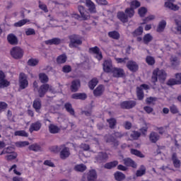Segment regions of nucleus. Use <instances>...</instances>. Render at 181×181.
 <instances>
[{
    "label": "nucleus",
    "mask_w": 181,
    "mask_h": 181,
    "mask_svg": "<svg viewBox=\"0 0 181 181\" xmlns=\"http://www.w3.org/2000/svg\"><path fill=\"white\" fill-rule=\"evenodd\" d=\"M158 80L163 83L165 80H166V72H165L163 69H156L153 71V76L151 77L152 83H156Z\"/></svg>",
    "instance_id": "f257e3e1"
},
{
    "label": "nucleus",
    "mask_w": 181,
    "mask_h": 181,
    "mask_svg": "<svg viewBox=\"0 0 181 181\" xmlns=\"http://www.w3.org/2000/svg\"><path fill=\"white\" fill-rule=\"evenodd\" d=\"M18 83L20 90H25V88H28V86H29L28 75L23 73L20 74Z\"/></svg>",
    "instance_id": "f03ea898"
},
{
    "label": "nucleus",
    "mask_w": 181,
    "mask_h": 181,
    "mask_svg": "<svg viewBox=\"0 0 181 181\" xmlns=\"http://www.w3.org/2000/svg\"><path fill=\"white\" fill-rule=\"evenodd\" d=\"M23 49L19 47H14L11 50V57L17 60L23 57Z\"/></svg>",
    "instance_id": "7ed1b4c3"
},
{
    "label": "nucleus",
    "mask_w": 181,
    "mask_h": 181,
    "mask_svg": "<svg viewBox=\"0 0 181 181\" xmlns=\"http://www.w3.org/2000/svg\"><path fill=\"white\" fill-rule=\"evenodd\" d=\"M47 91H50V93H55L54 90H53V88L50 86V85L49 84L42 85L38 90V93L40 97H43L45 94L47 93Z\"/></svg>",
    "instance_id": "20e7f679"
},
{
    "label": "nucleus",
    "mask_w": 181,
    "mask_h": 181,
    "mask_svg": "<svg viewBox=\"0 0 181 181\" xmlns=\"http://www.w3.org/2000/svg\"><path fill=\"white\" fill-rule=\"evenodd\" d=\"M110 73H112L113 77H115L116 78H119L125 76V71L122 69L118 67L112 68Z\"/></svg>",
    "instance_id": "39448f33"
},
{
    "label": "nucleus",
    "mask_w": 181,
    "mask_h": 181,
    "mask_svg": "<svg viewBox=\"0 0 181 181\" xmlns=\"http://www.w3.org/2000/svg\"><path fill=\"white\" fill-rule=\"evenodd\" d=\"M70 40V47H76L78 45H81L82 43L81 39L78 35H71Z\"/></svg>",
    "instance_id": "423d86ee"
},
{
    "label": "nucleus",
    "mask_w": 181,
    "mask_h": 181,
    "mask_svg": "<svg viewBox=\"0 0 181 181\" xmlns=\"http://www.w3.org/2000/svg\"><path fill=\"white\" fill-rule=\"evenodd\" d=\"M103 67L105 73H111L112 70V61H111V59L105 60Z\"/></svg>",
    "instance_id": "0eeeda50"
},
{
    "label": "nucleus",
    "mask_w": 181,
    "mask_h": 181,
    "mask_svg": "<svg viewBox=\"0 0 181 181\" xmlns=\"http://www.w3.org/2000/svg\"><path fill=\"white\" fill-rule=\"evenodd\" d=\"M90 53L94 54V57L98 59V60H101L103 59V54L100 52V49L97 47H92L89 49Z\"/></svg>",
    "instance_id": "6e6552de"
},
{
    "label": "nucleus",
    "mask_w": 181,
    "mask_h": 181,
    "mask_svg": "<svg viewBox=\"0 0 181 181\" xmlns=\"http://www.w3.org/2000/svg\"><path fill=\"white\" fill-rule=\"evenodd\" d=\"M149 88V86L146 84H143L140 87L137 88V97L139 100H143L144 99V90H148Z\"/></svg>",
    "instance_id": "1a4fd4ad"
},
{
    "label": "nucleus",
    "mask_w": 181,
    "mask_h": 181,
    "mask_svg": "<svg viewBox=\"0 0 181 181\" xmlns=\"http://www.w3.org/2000/svg\"><path fill=\"white\" fill-rule=\"evenodd\" d=\"M11 83L8 80L5 79V74L4 71H0V87L4 88L8 87Z\"/></svg>",
    "instance_id": "9d476101"
},
{
    "label": "nucleus",
    "mask_w": 181,
    "mask_h": 181,
    "mask_svg": "<svg viewBox=\"0 0 181 181\" xmlns=\"http://www.w3.org/2000/svg\"><path fill=\"white\" fill-rule=\"evenodd\" d=\"M173 2H175V0H165V7L171 9V11H179V6L173 4Z\"/></svg>",
    "instance_id": "9b49d317"
},
{
    "label": "nucleus",
    "mask_w": 181,
    "mask_h": 181,
    "mask_svg": "<svg viewBox=\"0 0 181 181\" xmlns=\"http://www.w3.org/2000/svg\"><path fill=\"white\" fill-rule=\"evenodd\" d=\"M166 25H167V23L165 20L160 21L156 28V32H158V33H162L165 32V29H166Z\"/></svg>",
    "instance_id": "f8f14e48"
},
{
    "label": "nucleus",
    "mask_w": 181,
    "mask_h": 181,
    "mask_svg": "<svg viewBox=\"0 0 181 181\" xmlns=\"http://www.w3.org/2000/svg\"><path fill=\"white\" fill-rule=\"evenodd\" d=\"M78 9L83 21H87V19H90V14L87 11H84V6H78Z\"/></svg>",
    "instance_id": "ddd939ff"
},
{
    "label": "nucleus",
    "mask_w": 181,
    "mask_h": 181,
    "mask_svg": "<svg viewBox=\"0 0 181 181\" xmlns=\"http://www.w3.org/2000/svg\"><path fill=\"white\" fill-rule=\"evenodd\" d=\"M86 5L90 13H95L97 12V10H95V4H94L91 0H86Z\"/></svg>",
    "instance_id": "4468645a"
},
{
    "label": "nucleus",
    "mask_w": 181,
    "mask_h": 181,
    "mask_svg": "<svg viewBox=\"0 0 181 181\" xmlns=\"http://www.w3.org/2000/svg\"><path fill=\"white\" fill-rule=\"evenodd\" d=\"M170 62L171 64V67L173 69H176L179 64H180V62L179 61V59L176 57L175 55H172L170 58Z\"/></svg>",
    "instance_id": "2eb2a0df"
},
{
    "label": "nucleus",
    "mask_w": 181,
    "mask_h": 181,
    "mask_svg": "<svg viewBox=\"0 0 181 181\" xmlns=\"http://www.w3.org/2000/svg\"><path fill=\"white\" fill-rule=\"evenodd\" d=\"M122 161L125 165V166H131V168H136V167L138 166L136 165V163H135V161H134L132 159L129 158H124L122 160Z\"/></svg>",
    "instance_id": "dca6fc26"
},
{
    "label": "nucleus",
    "mask_w": 181,
    "mask_h": 181,
    "mask_svg": "<svg viewBox=\"0 0 181 181\" xmlns=\"http://www.w3.org/2000/svg\"><path fill=\"white\" fill-rule=\"evenodd\" d=\"M122 108H126L129 110V108H134V106L136 105L135 101H124L121 103Z\"/></svg>",
    "instance_id": "f3484780"
},
{
    "label": "nucleus",
    "mask_w": 181,
    "mask_h": 181,
    "mask_svg": "<svg viewBox=\"0 0 181 181\" xmlns=\"http://www.w3.org/2000/svg\"><path fill=\"white\" fill-rule=\"evenodd\" d=\"M105 88L103 85H99L94 90L93 94L95 97H100L104 93Z\"/></svg>",
    "instance_id": "a211bd4d"
},
{
    "label": "nucleus",
    "mask_w": 181,
    "mask_h": 181,
    "mask_svg": "<svg viewBox=\"0 0 181 181\" xmlns=\"http://www.w3.org/2000/svg\"><path fill=\"white\" fill-rule=\"evenodd\" d=\"M127 69L131 71H136L138 70V64L134 61H129L127 64Z\"/></svg>",
    "instance_id": "6ab92c4d"
},
{
    "label": "nucleus",
    "mask_w": 181,
    "mask_h": 181,
    "mask_svg": "<svg viewBox=\"0 0 181 181\" xmlns=\"http://www.w3.org/2000/svg\"><path fill=\"white\" fill-rule=\"evenodd\" d=\"M62 150L61 151L60 153V156L62 159H66V158H69L70 156V150L69 148L62 146Z\"/></svg>",
    "instance_id": "aec40b11"
},
{
    "label": "nucleus",
    "mask_w": 181,
    "mask_h": 181,
    "mask_svg": "<svg viewBox=\"0 0 181 181\" xmlns=\"http://www.w3.org/2000/svg\"><path fill=\"white\" fill-rule=\"evenodd\" d=\"M88 181H95L97 180V172L95 170H91L88 173Z\"/></svg>",
    "instance_id": "412c9836"
},
{
    "label": "nucleus",
    "mask_w": 181,
    "mask_h": 181,
    "mask_svg": "<svg viewBox=\"0 0 181 181\" xmlns=\"http://www.w3.org/2000/svg\"><path fill=\"white\" fill-rule=\"evenodd\" d=\"M81 84L79 80H75L72 81L71 86V90L73 91V93H76V91L78 90V88H80Z\"/></svg>",
    "instance_id": "4be33fe9"
},
{
    "label": "nucleus",
    "mask_w": 181,
    "mask_h": 181,
    "mask_svg": "<svg viewBox=\"0 0 181 181\" xmlns=\"http://www.w3.org/2000/svg\"><path fill=\"white\" fill-rule=\"evenodd\" d=\"M40 128H42V123H40V122H36L30 125V132H33V131H39Z\"/></svg>",
    "instance_id": "5701e85b"
},
{
    "label": "nucleus",
    "mask_w": 181,
    "mask_h": 181,
    "mask_svg": "<svg viewBox=\"0 0 181 181\" xmlns=\"http://www.w3.org/2000/svg\"><path fill=\"white\" fill-rule=\"evenodd\" d=\"M117 18L121 22H123V23L128 22V16L125 15V13L122 11H119L117 13Z\"/></svg>",
    "instance_id": "b1692460"
},
{
    "label": "nucleus",
    "mask_w": 181,
    "mask_h": 181,
    "mask_svg": "<svg viewBox=\"0 0 181 181\" xmlns=\"http://www.w3.org/2000/svg\"><path fill=\"white\" fill-rule=\"evenodd\" d=\"M7 40L10 45H18V38L13 34H9Z\"/></svg>",
    "instance_id": "393cba45"
},
{
    "label": "nucleus",
    "mask_w": 181,
    "mask_h": 181,
    "mask_svg": "<svg viewBox=\"0 0 181 181\" xmlns=\"http://www.w3.org/2000/svg\"><path fill=\"white\" fill-rule=\"evenodd\" d=\"M145 173H146V168H145V165H141L136 172V176L137 177H141V176H144Z\"/></svg>",
    "instance_id": "a878e982"
},
{
    "label": "nucleus",
    "mask_w": 181,
    "mask_h": 181,
    "mask_svg": "<svg viewBox=\"0 0 181 181\" xmlns=\"http://www.w3.org/2000/svg\"><path fill=\"white\" fill-rule=\"evenodd\" d=\"M74 100H86L87 95L86 93H74L71 95Z\"/></svg>",
    "instance_id": "bb28decb"
},
{
    "label": "nucleus",
    "mask_w": 181,
    "mask_h": 181,
    "mask_svg": "<svg viewBox=\"0 0 181 181\" xmlns=\"http://www.w3.org/2000/svg\"><path fill=\"white\" fill-rule=\"evenodd\" d=\"M152 40H153V36L150 33L146 34L143 37V42L145 45H148V43H150Z\"/></svg>",
    "instance_id": "cd10ccee"
},
{
    "label": "nucleus",
    "mask_w": 181,
    "mask_h": 181,
    "mask_svg": "<svg viewBox=\"0 0 181 181\" xmlns=\"http://www.w3.org/2000/svg\"><path fill=\"white\" fill-rule=\"evenodd\" d=\"M27 64L28 66H30V67H35V66H37V64H39V59L31 58L28 59Z\"/></svg>",
    "instance_id": "c85d7f7f"
},
{
    "label": "nucleus",
    "mask_w": 181,
    "mask_h": 181,
    "mask_svg": "<svg viewBox=\"0 0 181 181\" xmlns=\"http://www.w3.org/2000/svg\"><path fill=\"white\" fill-rule=\"evenodd\" d=\"M33 107L37 112H39L40 108H42V103L40 102V100L36 99L35 100H34Z\"/></svg>",
    "instance_id": "c756f323"
},
{
    "label": "nucleus",
    "mask_w": 181,
    "mask_h": 181,
    "mask_svg": "<svg viewBox=\"0 0 181 181\" xmlns=\"http://www.w3.org/2000/svg\"><path fill=\"white\" fill-rule=\"evenodd\" d=\"M98 84V79L97 78H93L89 83L88 87L90 90H94L95 88V86Z\"/></svg>",
    "instance_id": "7c9ffc66"
},
{
    "label": "nucleus",
    "mask_w": 181,
    "mask_h": 181,
    "mask_svg": "<svg viewBox=\"0 0 181 181\" xmlns=\"http://www.w3.org/2000/svg\"><path fill=\"white\" fill-rule=\"evenodd\" d=\"M49 130L51 134H57L60 132V128L54 124H50L49 126Z\"/></svg>",
    "instance_id": "2f4dec72"
},
{
    "label": "nucleus",
    "mask_w": 181,
    "mask_h": 181,
    "mask_svg": "<svg viewBox=\"0 0 181 181\" xmlns=\"http://www.w3.org/2000/svg\"><path fill=\"white\" fill-rule=\"evenodd\" d=\"M150 141L155 144L157 141H159V135L157 133L151 132L149 136Z\"/></svg>",
    "instance_id": "473e14b6"
},
{
    "label": "nucleus",
    "mask_w": 181,
    "mask_h": 181,
    "mask_svg": "<svg viewBox=\"0 0 181 181\" xmlns=\"http://www.w3.org/2000/svg\"><path fill=\"white\" fill-rule=\"evenodd\" d=\"M109 37L118 40L119 39V33L117 31H112L108 33Z\"/></svg>",
    "instance_id": "72a5a7b5"
},
{
    "label": "nucleus",
    "mask_w": 181,
    "mask_h": 181,
    "mask_svg": "<svg viewBox=\"0 0 181 181\" xmlns=\"http://www.w3.org/2000/svg\"><path fill=\"white\" fill-rule=\"evenodd\" d=\"M115 179L118 181L124 180L125 179V175L121 172H117L115 173Z\"/></svg>",
    "instance_id": "f704fd0d"
},
{
    "label": "nucleus",
    "mask_w": 181,
    "mask_h": 181,
    "mask_svg": "<svg viewBox=\"0 0 181 181\" xmlns=\"http://www.w3.org/2000/svg\"><path fill=\"white\" fill-rule=\"evenodd\" d=\"M39 79L41 83H47V81H49V77H47V75L45 73H40L39 74Z\"/></svg>",
    "instance_id": "c9c22d12"
},
{
    "label": "nucleus",
    "mask_w": 181,
    "mask_h": 181,
    "mask_svg": "<svg viewBox=\"0 0 181 181\" xmlns=\"http://www.w3.org/2000/svg\"><path fill=\"white\" fill-rule=\"evenodd\" d=\"M142 33H144V28H142V26H139L137 29H136L132 35L134 37L136 36H141V35H142Z\"/></svg>",
    "instance_id": "e433bc0d"
},
{
    "label": "nucleus",
    "mask_w": 181,
    "mask_h": 181,
    "mask_svg": "<svg viewBox=\"0 0 181 181\" xmlns=\"http://www.w3.org/2000/svg\"><path fill=\"white\" fill-rule=\"evenodd\" d=\"M141 6V3L138 1V0H132L130 2V8L132 9H136V8H139Z\"/></svg>",
    "instance_id": "4c0bfd02"
},
{
    "label": "nucleus",
    "mask_w": 181,
    "mask_h": 181,
    "mask_svg": "<svg viewBox=\"0 0 181 181\" xmlns=\"http://www.w3.org/2000/svg\"><path fill=\"white\" fill-rule=\"evenodd\" d=\"M118 165V161L115 160L110 163H107L105 165V169H112V168H115Z\"/></svg>",
    "instance_id": "58836bf2"
},
{
    "label": "nucleus",
    "mask_w": 181,
    "mask_h": 181,
    "mask_svg": "<svg viewBox=\"0 0 181 181\" xmlns=\"http://www.w3.org/2000/svg\"><path fill=\"white\" fill-rule=\"evenodd\" d=\"M66 60H67V57L66 56V54L59 55L57 59V62L59 64L66 63Z\"/></svg>",
    "instance_id": "ea45409f"
},
{
    "label": "nucleus",
    "mask_w": 181,
    "mask_h": 181,
    "mask_svg": "<svg viewBox=\"0 0 181 181\" xmlns=\"http://www.w3.org/2000/svg\"><path fill=\"white\" fill-rule=\"evenodd\" d=\"M110 139H108V136H105L106 142L111 144L112 145H115V146H117L118 145V141L117 139L112 138L111 136H110Z\"/></svg>",
    "instance_id": "a19ab883"
},
{
    "label": "nucleus",
    "mask_w": 181,
    "mask_h": 181,
    "mask_svg": "<svg viewBox=\"0 0 181 181\" xmlns=\"http://www.w3.org/2000/svg\"><path fill=\"white\" fill-rule=\"evenodd\" d=\"M172 159L175 168H180V160H177V158H176V154H173Z\"/></svg>",
    "instance_id": "79ce46f5"
},
{
    "label": "nucleus",
    "mask_w": 181,
    "mask_h": 181,
    "mask_svg": "<svg viewBox=\"0 0 181 181\" xmlns=\"http://www.w3.org/2000/svg\"><path fill=\"white\" fill-rule=\"evenodd\" d=\"M74 169L76 170V172H84V170L87 169V167L84 164H79L76 165Z\"/></svg>",
    "instance_id": "37998d69"
},
{
    "label": "nucleus",
    "mask_w": 181,
    "mask_h": 181,
    "mask_svg": "<svg viewBox=\"0 0 181 181\" xmlns=\"http://www.w3.org/2000/svg\"><path fill=\"white\" fill-rule=\"evenodd\" d=\"M175 23L177 25V31L181 33V17L177 16L175 18Z\"/></svg>",
    "instance_id": "c03bdc74"
},
{
    "label": "nucleus",
    "mask_w": 181,
    "mask_h": 181,
    "mask_svg": "<svg viewBox=\"0 0 181 181\" xmlns=\"http://www.w3.org/2000/svg\"><path fill=\"white\" fill-rule=\"evenodd\" d=\"M134 9V8H132V7H130L129 8H127L125 10V13L127 14V18H132V16H134L135 14Z\"/></svg>",
    "instance_id": "a18cd8bd"
},
{
    "label": "nucleus",
    "mask_w": 181,
    "mask_h": 181,
    "mask_svg": "<svg viewBox=\"0 0 181 181\" xmlns=\"http://www.w3.org/2000/svg\"><path fill=\"white\" fill-rule=\"evenodd\" d=\"M65 109L67 111V112H69V114H71V115H74V110H73V107H71V104L66 103Z\"/></svg>",
    "instance_id": "49530a36"
},
{
    "label": "nucleus",
    "mask_w": 181,
    "mask_h": 181,
    "mask_svg": "<svg viewBox=\"0 0 181 181\" xmlns=\"http://www.w3.org/2000/svg\"><path fill=\"white\" fill-rule=\"evenodd\" d=\"M131 154L132 155H135L136 156H138L139 158H145V156L141 153V151L135 149H132L131 150Z\"/></svg>",
    "instance_id": "de8ad7c7"
},
{
    "label": "nucleus",
    "mask_w": 181,
    "mask_h": 181,
    "mask_svg": "<svg viewBox=\"0 0 181 181\" xmlns=\"http://www.w3.org/2000/svg\"><path fill=\"white\" fill-rule=\"evenodd\" d=\"M28 22V21L26 19L21 20V21L14 23V26H16V28H21V26H23V25H26V23Z\"/></svg>",
    "instance_id": "09e8293b"
},
{
    "label": "nucleus",
    "mask_w": 181,
    "mask_h": 181,
    "mask_svg": "<svg viewBox=\"0 0 181 181\" xmlns=\"http://www.w3.org/2000/svg\"><path fill=\"white\" fill-rule=\"evenodd\" d=\"M16 136H28V133L24 130L16 131L14 133Z\"/></svg>",
    "instance_id": "8fccbe9b"
},
{
    "label": "nucleus",
    "mask_w": 181,
    "mask_h": 181,
    "mask_svg": "<svg viewBox=\"0 0 181 181\" xmlns=\"http://www.w3.org/2000/svg\"><path fill=\"white\" fill-rule=\"evenodd\" d=\"M13 153H15V152L13 151V148H12V147H8V148H4V149L3 150V151L1 153L0 155H5V153H8V154L9 155V154Z\"/></svg>",
    "instance_id": "3c124183"
},
{
    "label": "nucleus",
    "mask_w": 181,
    "mask_h": 181,
    "mask_svg": "<svg viewBox=\"0 0 181 181\" xmlns=\"http://www.w3.org/2000/svg\"><path fill=\"white\" fill-rule=\"evenodd\" d=\"M155 19V16L150 15L148 16L145 19H144V22L141 23V25H145V23H148V22H151V21H153Z\"/></svg>",
    "instance_id": "603ef678"
},
{
    "label": "nucleus",
    "mask_w": 181,
    "mask_h": 181,
    "mask_svg": "<svg viewBox=\"0 0 181 181\" xmlns=\"http://www.w3.org/2000/svg\"><path fill=\"white\" fill-rule=\"evenodd\" d=\"M146 62L147 64L152 66L153 64H155V58L151 56H148L146 59Z\"/></svg>",
    "instance_id": "864d4df0"
},
{
    "label": "nucleus",
    "mask_w": 181,
    "mask_h": 181,
    "mask_svg": "<svg viewBox=\"0 0 181 181\" xmlns=\"http://www.w3.org/2000/svg\"><path fill=\"white\" fill-rule=\"evenodd\" d=\"M146 12H148V10L145 7H141L139 9V15L142 18L146 15Z\"/></svg>",
    "instance_id": "5fc2aeb1"
},
{
    "label": "nucleus",
    "mask_w": 181,
    "mask_h": 181,
    "mask_svg": "<svg viewBox=\"0 0 181 181\" xmlns=\"http://www.w3.org/2000/svg\"><path fill=\"white\" fill-rule=\"evenodd\" d=\"M29 145L28 141H18L16 143V146L18 148H23V146H28Z\"/></svg>",
    "instance_id": "6e6d98bb"
},
{
    "label": "nucleus",
    "mask_w": 181,
    "mask_h": 181,
    "mask_svg": "<svg viewBox=\"0 0 181 181\" xmlns=\"http://www.w3.org/2000/svg\"><path fill=\"white\" fill-rule=\"evenodd\" d=\"M115 62H117V63H118V64H125V63H127V60H128V58H127V57H125V58L115 57Z\"/></svg>",
    "instance_id": "4d7b16f0"
},
{
    "label": "nucleus",
    "mask_w": 181,
    "mask_h": 181,
    "mask_svg": "<svg viewBox=\"0 0 181 181\" xmlns=\"http://www.w3.org/2000/svg\"><path fill=\"white\" fill-rule=\"evenodd\" d=\"M104 159H108V154L106 153H100L97 160H104Z\"/></svg>",
    "instance_id": "13d9d810"
},
{
    "label": "nucleus",
    "mask_w": 181,
    "mask_h": 181,
    "mask_svg": "<svg viewBox=\"0 0 181 181\" xmlns=\"http://www.w3.org/2000/svg\"><path fill=\"white\" fill-rule=\"evenodd\" d=\"M17 156L18 154L16 152L11 153L6 156V159L7 160H13V159H16Z\"/></svg>",
    "instance_id": "bf43d9fd"
},
{
    "label": "nucleus",
    "mask_w": 181,
    "mask_h": 181,
    "mask_svg": "<svg viewBox=\"0 0 181 181\" xmlns=\"http://www.w3.org/2000/svg\"><path fill=\"white\" fill-rule=\"evenodd\" d=\"M107 122L109 124L110 128H114L115 127V124H117V120L114 118H111L110 119H107Z\"/></svg>",
    "instance_id": "052dcab7"
},
{
    "label": "nucleus",
    "mask_w": 181,
    "mask_h": 181,
    "mask_svg": "<svg viewBox=\"0 0 181 181\" xmlns=\"http://www.w3.org/2000/svg\"><path fill=\"white\" fill-rule=\"evenodd\" d=\"M172 47V49H179V45L176 42H172L170 45H168L165 49L166 50H170V47Z\"/></svg>",
    "instance_id": "680f3d73"
},
{
    "label": "nucleus",
    "mask_w": 181,
    "mask_h": 181,
    "mask_svg": "<svg viewBox=\"0 0 181 181\" xmlns=\"http://www.w3.org/2000/svg\"><path fill=\"white\" fill-rule=\"evenodd\" d=\"M11 170H13V173H15V175H17L18 176H21V175H22V173L21 172L16 170V165H13L9 169V172H11Z\"/></svg>",
    "instance_id": "e2e57ef3"
},
{
    "label": "nucleus",
    "mask_w": 181,
    "mask_h": 181,
    "mask_svg": "<svg viewBox=\"0 0 181 181\" xmlns=\"http://www.w3.org/2000/svg\"><path fill=\"white\" fill-rule=\"evenodd\" d=\"M35 32L33 28H28L25 30V35L27 36H30L32 35H35Z\"/></svg>",
    "instance_id": "0e129e2a"
},
{
    "label": "nucleus",
    "mask_w": 181,
    "mask_h": 181,
    "mask_svg": "<svg viewBox=\"0 0 181 181\" xmlns=\"http://www.w3.org/2000/svg\"><path fill=\"white\" fill-rule=\"evenodd\" d=\"M139 136H141V134L138 132H133L131 134V137L132 139H138Z\"/></svg>",
    "instance_id": "69168bd1"
},
{
    "label": "nucleus",
    "mask_w": 181,
    "mask_h": 181,
    "mask_svg": "<svg viewBox=\"0 0 181 181\" xmlns=\"http://www.w3.org/2000/svg\"><path fill=\"white\" fill-rule=\"evenodd\" d=\"M147 104H155L156 103V98L150 97L146 99Z\"/></svg>",
    "instance_id": "338daca9"
},
{
    "label": "nucleus",
    "mask_w": 181,
    "mask_h": 181,
    "mask_svg": "<svg viewBox=\"0 0 181 181\" xmlns=\"http://www.w3.org/2000/svg\"><path fill=\"white\" fill-rule=\"evenodd\" d=\"M175 81H177L178 84H181V73L175 74Z\"/></svg>",
    "instance_id": "774afa93"
}]
</instances>
